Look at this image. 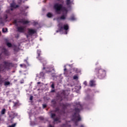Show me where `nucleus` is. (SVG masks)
Instances as JSON below:
<instances>
[{
    "label": "nucleus",
    "instance_id": "f257e3e1",
    "mask_svg": "<svg viewBox=\"0 0 127 127\" xmlns=\"http://www.w3.org/2000/svg\"><path fill=\"white\" fill-rule=\"evenodd\" d=\"M54 8L55 9L56 12L58 14H60L62 11L63 12H65V14H63L60 19L61 20H65L66 19L68 10L65 7L63 6L62 4L57 3L54 5Z\"/></svg>",
    "mask_w": 127,
    "mask_h": 127
},
{
    "label": "nucleus",
    "instance_id": "f03ea898",
    "mask_svg": "<svg viewBox=\"0 0 127 127\" xmlns=\"http://www.w3.org/2000/svg\"><path fill=\"white\" fill-rule=\"evenodd\" d=\"M79 107V108H77ZM77 107L75 108L74 110V113L72 115V121L74 122L76 127L78 126V122L81 121V117L79 113L80 112V110L82 109V106L81 105L78 104Z\"/></svg>",
    "mask_w": 127,
    "mask_h": 127
},
{
    "label": "nucleus",
    "instance_id": "7ed1b4c3",
    "mask_svg": "<svg viewBox=\"0 0 127 127\" xmlns=\"http://www.w3.org/2000/svg\"><path fill=\"white\" fill-rule=\"evenodd\" d=\"M95 74L99 79H103L105 77L106 71L101 68V66L96 67L95 69Z\"/></svg>",
    "mask_w": 127,
    "mask_h": 127
},
{
    "label": "nucleus",
    "instance_id": "20e7f679",
    "mask_svg": "<svg viewBox=\"0 0 127 127\" xmlns=\"http://www.w3.org/2000/svg\"><path fill=\"white\" fill-rule=\"evenodd\" d=\"M4 65V68L1 67V64H0V72L4 71V69H6L7 70H10L11 68L14 67V64L12 63H8L7 62H3Z\"/></svg>",
    "mask_w": 127,
    "mask_h": 127
},
{
    "label": "nucleus",
    "instance_id": "39448f33",
    "mask_svg": "<svg viewBox=\"0 0 127 127\" xmlns=\"http://www.w3.org/2000/svg\"><path fill=\"white\" fill-rule=\"evenodd\" d=\"M59 29L56 31V32H62L63 31V29L65 30V34L67 33V30L69 29V26L68 24H64V27L62 26H59Z\"/></svg>",
    "mask_w": 127,
    "mask_h": 127
},
{
    "label": "nucleus",
    "instance_id": "423d86ee",
    "mask_svg": "<svg viewBox=\"0 0 127 127\" xmlns=\"http://www.w3.org/2000/svg\"><path fill=\"white\" fill-rule=\"evenodd\" d=\"M2 54H3L5 56H8L9 53L6 49H5L4 48H2L1 49V51H0V56H1Z\"/></svg>",
    "mask_w": 127,
    "mask_h": 127
},
{
    "label": "nucleus",
    "instance_id": "0eeeda50",
    "mask_svg": "<svg viewBox=\"0 0 127 127\" xmlns=\"http://www.w3.org/2000/svg\"><path fill=\"white\" fill-rule=\"evenodd\" d=\"M37 59H38V60H39V61H41V62H43V61H44V58L41 56V51L39 50H37Z\"/></svg>",
    "mask_w": 127,
    "mask_h": 127
},
{
    "label": "nucleus",
    "instance_id": "6e6552de",
    "mask_svg": "<svg viewBox=\"0 0 127 127\" xmlns=\"http://www.w3.org/2000/svg\"><path fill=\"white\" fill-rule=\"evenodd\" d=\"M10 6L11 7L10 8V10L11 11H12L13 10V8L15 9V8L19 7V5L16 4V3L14 1H13L10 4Z\"/></svg>",
    "mask_w": 127,
    "mask_h": 127
},
{
    "label": "nucleus",
    "instance_id": "1a4fd4ad",
    "mask_svg": "<svg viewBox=\"0 0 127 127\" xmlns=\"http://www.w3.org/2000/svg\"><path fill=\"white\" fill-rule=\"evenodd\" d=\"M27 30H28L27 33L29 35H30L31 36H32L33 34H35V33H36V30L33 29L28 28Z\"/></svg>",
    "mask_w": 127,
    "mask_h": 127
},
{
    "label": "nucleus",
    "instance_id": "9d476101",
    "mask_svg": "<svg viewBox=\"0 0 127 127\" xmlns=\"http://www.w3.org/2000/svg\"><path fill=\"white\" fill-rule=\"evenodd\" d=\"M17 29V31H18V32H20L21 33H24L25 31L24 27H18Z\"/></svg>",
    "mask_w": 127,
    "mask_h": 127
},
{
    "label": "nucleus",
    "instance_id": "9b49d317",
    "mask_svg": "<svg viewBox=\"0 0 127 127\" xmlns=\"http://www.w3.org/2000/svg\"><path fill=\"white\" fill-rule=\"evenodd\" d=\"M19 23H23V24H28V23H29V21H27V20H23V19H21L20 21H19Z\"/></svg>",
    "mask_w": 127,
    "mask_h": 127
},
{
    "label": "nucleus",
    "instance_id": "f8f14e48",
    "mask_svg": "<svg viewBox=\"0 0 127 127\" xmlns=\"http://www.w3.org/2000/svg\"><path fill=\"white\" fill-rule=\"evenodd\" d=\"M90 87H94L95 86V81L93 80H91L90 82Z\"/></svg>",
    "mask_w": 127,
    "mask_h": 127
},
{
    "label": "nucleus",
    "instance_id": "ddd939ff",
    "mask_svg": "<svg viewBox=\"0 0 127 127\" xmlns=\"http://www.w3.org/2000/svg\"><path fill=\"white\" fill-rule=\"evenodd\" d=\"M68 106V104L67 103H66V104L62 103V104H61V106H62L64 109H65Z\"/></svg>",
    "mask_w": 127,
    "mask_h": 127
},
{
    "label": "nucleus",
    "instance_id": "4468645a",
    "mask_svg": "<svg viewBox=\"0 0 127 127\" xmlns=\"http://www.w3.org/2000/svg\"><path fill=\"white\" fill-rule=\"evenodd\" d=\"M50 114H51V119L54 120V119H55L56 118V114L53 113L52 111H51L50 112Z\"/></svg>",
    "mask_w": 127,
    "mask_h": 127
},
{
    "label": "nucleus",
    "instance_id": "2eb2a0df",
    "mask_svg": "<svg viewBox=\"0 0 127 127\" xmlns=\"http://www.w3.org/2000/svg\"><path fill=\"white\" fill-rule=\"evenodd\" d=\"M51 103H52V106H53V107H55L56 106V104H57V102H56V101H55V100H52Z\"/></svg>",
    "mask_w": 127,
    "mask_h": 127
},
{
    "label": "nucleus",
    "instance_id": "dca6fc26",
    "mask_svg": "<svg viewBox=\"0 0 127 127\" xmlns=\"http://www.w3.org/2000/svg\"><path fill=\"white\" fill-rule=\"evenodd\" d=\"M69 20H72V21H74L76 20V18L74 16V15H72L70 17V18H69Z\"/></svg>",
    "mask_w": 127,
    "mask_h": 127
},
{
    "label": "nucleus",
    "instance_id": "f3484780",
    "mask_svg": "<svg viewBox=\"0 0 127 127\" xmlns=\"http://www.w3.org/2000/svg\"><path fill=\"white\" fill-rule=\"evenodd\" d=\"M6 112V110L5 109L3 108L2 109V110L1 111V115H3L5 114Z\"/></svg>",
    "mask_w": 127,
    "mask_h": 127
},
{
    "label": "nucleus",
    "instance_id": "a211bd4d",
    "mask_svg": "<svg viewBox=\"0 0 127 127\" xmlns=\"http://www.w3.org/2000/svg\"><path fill=\"white\" fill-rule=\"evenodd\" d=\"M14 51L15 52H18L19 50V48L17 47L16 46H14V48H13Z\"/></svg>",
    "mask_w": 127,
    "mask_h": 127
},
{
    "label": "nucleus",
    "instance_id": "6ab92c4d",
    "mask_svg": "<svg viewBox=\"0 0 127 127\" xmlns=\"http://www.w3.org/2000/svg\"><path fill=\"white\" fill-rule=\"evenodd\" d=\"M61 127H71V126L67 124H63L61 125Z\"/></svg>",
    "mask_w": 127,
    "mask_h": 127
},
{
    "label": "nucleus",
    "instance_id": "aec40b11",
    "mask_svg": "<svg viewBox=\"0 0 127 127\" xmlns=\"http://www.w3.org/2000/svg\"><path fill=\"white\" fill-rule=\"evenodd\" d=\"M54 122H59V123H61V121H59V119L58 118H55V119H53Z\"/></svg>",
    "mask_w": 127,
    "mask_h": 127
},
{
    "label": "nucleus",
    "instance_id": "412c9836",
    "mask_svg": "<svg viewBox=\"0 0 127 127\" xmlns=\"http://www.w3.org/2000/svg\"><path fill=\"white\" fill-rule=\"evenodd\" d=\"M71 3L70 0H66V4L67 5H69Z\"/></svg>",
    "mask_w": 127,
    "mask_h": 127
},
{
    "label": "nucleus",
    "instance_id": "4be33fe9",
    "mask_svg": "<svg viewBox=\"0 0 127 127\" xmlns=\"http://www.w3.org/2000/svg\"><path fill=\"white\" fill-rule=\"evenodd\" d=\"M4 85L5 86H8L10 85V82L9 81H5L4 83Z\"/></svg>",
    "mask_w": 127,
    "mask_h": 127
},
{
    "label": "nucleus",
    "instance_id": "5701e85b",
    "mask_svg": "<svg viewBox=\"0 0 127 127\" xmlns=\"http://www.w3.org/2000/svg\"><path fill=\"white\" fill-rule=\"evenodd\" d=\"M3 24V21L2 19V18H0V24Z\"/></svg>",
    "mask_w": 127,
    "mask_h": 127
},
{
    "label": "nucleus",
    "instance_id": "b1692460",
    "mask_svg": "<svg viewBox=\"0 0 127 127\" xmlns=\"http://www.w3.org/2000/svg\"><path fill=\"white\" fill-rule=\"evenodd\" d=\"M6 45L8 47H11V46H12L11 44L10 43H8V42L6 43Z\"/></svg>",
    "mask_w": 127,
    "mask_h": 127
},
{
    "label": "nucleus",
    "instance_id": "393cba45",
    "mask_svg": "<svg viewBox=\"0 0 127 127\" xmlns=\"http://www.w3.org/2000/svg\"><path fill=\"white\" fill-rule=\"evenodd\" d=\"M47 16L48 17H49V18H50V17H51L52 16V13H48L47 14Z\"/></svg>",
    "mask_w": 127,
    "mask_h": 127
},
{
    "label": "nucleus",
    "instance_id": "a878e982",
    "mask_svg": "<svg viewBox=\"0 0 127 127\" xmlns=\"http://www.w3.org/2000/svg\"><path fill=\"white\" fill-rule=\"evenodd\" d=\"M60 111L59 108L57 107L56 108V110L54 111V112L57 113Z\"/></svg>",
    "mask_w": 127,
    "mask_h": 127
},
{
    "label": "nucleus",
    "instance_id": "bb28decb",
    "mask_svg": "<svg viewBox=\"0 0 127 127\" xmlns=\"http://www.w3.org/2000/svg\"><path fill=\"white\" fill-rule=\"evenodd\" d=\"M2 32H7V28H5V29L2 28Z\"/></svg>",
    "mask_w": 127,
    "mask_h": 127
},
{
    "label": "nucleus",
    "instance_id": "cd10ccee",
    "mask_svg": "<svg viewBox=\"0 0 127 127\" xmlns=\"http://www.w3.org/2000/svg\"><path fill=\"white\" fill-rule=\"evenodd\" d=\"M78 79V77L77 75H74L73 76V79L74 80H77Z\"/></svg>",
    "mask_w": 127,
    "mask_h": 127
},
{
    "label": "nucleus",
    "instance_id": "c85d7f7f",
    "mask_svg": "<svg viewBox=\"0 0 127 127\" xmlns=\"http://www.w3.org/2000/svg\"><path fill=\"white\" fill-rule=\"evenodd\" d=\"M3 82V80H2V79H0V85H2Z\"/></svg>",
    "mask_w": 127,
    "mask_h": 127
},
{
    "label": "nucleus",
    "instance_id": "c756f323",
    "mask_svg": "<svg viewBox=\"0 0 127 127\" xmlns=\"http://www.w3.org/2000/svg\"><path fill=\"white\" fill-rule=\"evenodd\" d=\"M8 18L7 15V14H4L3 16V18L6 20Z\"/></svg>",
    "mask_w": 127,
    "mask_h": 127
},
{
    "label": "nucleus",
    "instance_id": "7c9ffc66",
    "mask_svg": "<svg viewBox=\"0 0 127 127\" xmlns=\"http://www.w3.org/2000/svg\"><path fill=\"white\" fill-rule=\"evenodd\" d=\"M16 126V124H13L12 125L9 126L8 127H15Z\"/></svg>",
    "mask_w": 127,
    "mask_h": 127
},
{
    "label": "nucleus",
    "instance_id": "2f4dec72",
    "mask_svg": "<svg viewBox=\"0 0 127 127\" xmlns=\"http://www.w3.org/2000/svg\"><path fill=\"white\" fill-rule=\"evenodd\" d=\"M39 119L40 121H43L44 120L43 117H40Z\"/></svg>",
    "mask_w": 127,
    "mask_h": 127
},
{
    "label": "nucleus",
    "instance_id": "473e14b6",
    "mask_svg": "<svg viewBox=\"0 0 127 127\" xmlns=\"http://www.w3.org/2000/svg\"><path fill=\"white\" fill-rule=\"evenodd\" d=\"M18 22H19V21H17L16 20H14L13 21V23H14V24H17V23H19Z\"/></svg>",
    "mask_w": 127,
    "mask_h": 127
},
{
    "label": "nucleus",
    "instance_id": "72a5a7b5",
    "mask_svg": "<svg viewBox=\"0 0 127 127\" xmlns=\"http://www.w3.org/2000/svg\"><path fill=\"white\" fill-rule=\"evenodd\" d=\"M47 107V105L46 104H43V108L44 109L46 108Z\"/></svg>",
    "mask_w": 127,
    "mask_h": 127
},
{
    "label": "nucleus",
    "instance_id": "f704fd0d",
    "mask_svg": "<svg viewBox=\"0 0 127 127\" xmlns=\"http://www.w3.org/2000/svg\"><path fill=\"white\" fill-rule=\"evenodd\" d=\"M51 87L52 89H55V86H54V84H52V85H51Z\"/></svg>",
    "mask_w": 127,
    "mask_h": 127
},
{
    "label": "nucleus",
    "instance_id": "c9c22d12",
    "mask_svg": "<svg viewBox=\"0 0 127 127\" xmlns=\"http://www.w3.org/2000/svg\"><path fill=\"white\" fill-rule=\"evenodd\" d=\"M83 84L85 86H87V82L86 81L83 82Z\"/></svg>",
    "mask_w": 127,
    "mask_h": 127
},
{
    "label": "nucleus",
    "instance_id": "e433bc0d",
    "mask_svg": "<svg viewBox=\"0 0 127 127\" xmlns=\"http://www.w3.org/2000/svg\"><path fill=\"white\" fill-rule=\"evenodd\" d=\"M58 1H61L62 3H64V0H58Z\"/></svg>",
    "mask_w": 127,
    "mask_h": 127
},
{
    "label": "nucleus",
    "instance_id": "4c0bfd02",
    "mask_svg": "<svg viewBox=\"0 0 127 127\" xmlns=\"http://www.w3.org/2000/svg\"><path fill=\"white\" fill-rule=\"evenodd\" d=\"M33 100V96H31L30 97V101H32Z\"/></svg>",
    "mask_w": 127,
    "mask_h": 127
},
{
    "label": "nucleus",
    "instance_id": "58836bf2",
    "mask_svg": "<svg viewBox=\"0 0 127 127\" xmlns=\"http://www.w3.org/2000/svg\"><path fill=\"white\" fill-rule=\"evenodd\" d=\"M30 35H29L28 33L27 34H26V37H27V38H28V37H29V36Z\"/></svg>",
    "mask_w": 127,
    "mask_h": 127
},
{
    "label": "nucleus",
    "instance_id": "ea45409f",
    "mask_svg": "<svg viewBox=\"0 0 127 127\" xmlns=\"http://www.w3.org/2000/svg\"><path fill=\"white\" fill-rule=\"evenodd\" d=\"M48 127H54V126H53L51 124H50Z\"/></svg>",
    "mask_w": 127,
    "mask_h": 127
},
{
    "label": "nucleus",
    "instance_id": "a19ab883",
    "mask_svg": "<svg viewBox=\"0 0 127 127\" xmlns=\"http://www.w3.org/2000/svg\"><path fill=\"white\" fill-rule=\"evenodd\" d=\"M17 105V103H15L14 104L13 107H16Z\"/></svg>",
    "mask_w": 127,
    "mask_h": 127
},
{
    "label": "nucleus",
    "instance_id": "79ce46f5",
    "mask_svg": "<svg viewBox=\"0 0 127 127\" xmlns=\"http://www.w3.org/2000/svg\"><path fill=\"white\" fill-rule=\"evenodd\" d=\"M55 92V90L54 89L52 90V91H51L52 93H54Z\"/></svg>",
    "mask_w": 127,
    "mask_h": 127
},
{
    "label": "nucleus",
    "instance_id": "37998d69",
    "mask_svg": "<svg viewBox=\"0 0 127 127\" xmlns=\"http://www.w3.org/2000/svg\"><path fill=\"white\" fill-rule=\"evenodd\" d=\"M19 2H18L19 4L21 3L22 2V0H19Z\"/></svg>",
    "mask_w": 127,
    "mask_h": 127
},
{
    "label": "nucleus",
    "instance_id": "c03bdc74",
    "mask_svg": "<svg viewBox=\"0 0 127 127\" xmlns=\"http://www.w3.org/2000/svg\"><path fill=\"white\" fill-rule=\"evenodd\" d=\"M41 84V82H37V84H38V85H39V84Z\"/></svg>",
    "mask_w": 127,
    "mask_h": 127
},
{
    "label": "nucleus",
    "instance_id": "a18cd8bd",
    "mask_svg": "<svg viewBox=\"0 0 127 127\" xmlns=\"http://www.w3.org/2000/svg\"><path fill=\"white\" fill-rule=\"evenodd\" d=\"M80 127H84V126H83V125H81L80 126Z\"/></svg>",
    "mask_w": 127,
    "mask_h": 127
},
{
    "label": "nucleus",
    "instance_id": "49530a36",
    "mask_svg": "<svg viewBox=\"0 0 127 127\" xmlns=\"http://www.w3.org/2000/svg\"><path fill=\"white\" fill-rule=\"evenodd\" d=\"M64 70L65 71L67 70V69H66V68H64Z\"/></svg>",
    "mask_w": 127,
    "mask_h": 127
},
{
    "label": "nucleus",
    "instance_id": "de8ad7c7",
    "mask_svg": "<svg viewBox=\"0 0 127 127\" xmlns=\"http://www.w3.org/2000/svg\"><path fill=\"white\" fill-rule=\"evenodd\" d=\"M20 83H21V84H23V81H20Z\"/></svg>",
    "mask_w": 127,
    "mask_h": 127
},
{
    "label": "nucleus",
    "instance_id": "09e8293b",
    "mask_svg": "<svg viewBox=\"0 0 127 127\" xmlns=\"http://www.w3.org/2000/svg\"><path fill=\"white\" fill-rule=\"evenodd\" d=\"M45 67H43V70H45Z\"/></svg>",
    "mask_w": 127,
    "mask_h": 127
}]
</instances>
